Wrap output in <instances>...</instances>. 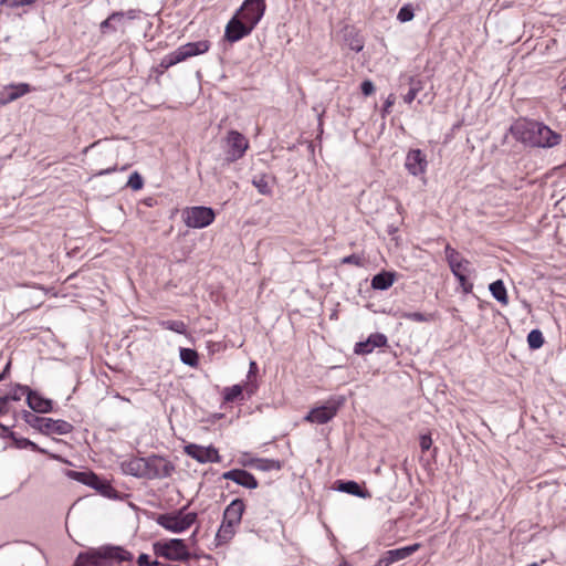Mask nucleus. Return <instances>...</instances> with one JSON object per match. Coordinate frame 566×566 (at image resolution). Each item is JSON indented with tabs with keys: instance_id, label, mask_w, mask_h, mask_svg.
I'll list each match as a JSON object with an SVG mask.
<instances>
[{
	"instance_id": "nucleus-1",
	"label": "nucleus",
	"mask_w": 566,
	"mask_h": 566,
	"mask_svg": "<svg viewBox=\"0 0 566 566\" xmlns=\"http://www.w3.org/2000/svg\"><path fill=\"white\" fill-rule=\"evenodd\" d=\"M510 132L516 140L531 147L552 148L562 140L560 134L552 130L544 123L533 119H517L511 125Z\"/></svg>"
},
{
	"instance_id": "nucleus-2",
	"label": "nucleus",
	"mask_w": 566,
	"mask_h": 566,
	"mask_svg": "<svg viewBox=\"0 0 566 566\" xmlns=\"http://www.w3.org/2000/svg\"><path fill=\"white\" fill-rule=\"evenodd\" d=\"M133 554L120 546L106 545L97 549L81 553L74 566H115L130 563Z\"/></svg>"
},
{
	"instance_id": "nucleus-3",
	"label": "nucleus",
	"mask_w": 566,
	"mask_h": 566,
	"mask_svg": "<svg viewBox=\"0 0 566 566\" xmlns=\"http://www.w3.org/2000/svg\"><path fill=\"white\" fill-rule=\"evenodd\" d=\"M210 49V42L208 40H201L197 42H188L180 45L174 52H170L164 56L158 66L151 67L147 82H150L155 77L156 83H159L158 78L164 74L170 66L176 65L189 57L197 56L208 52Z\"/></svg>"
},
{
	"instance_id": "nucleus-4",
	"label": "nucleus",
	"mask_w": 566,
	"mask_h": 566,
	"mask_svg": "<svg viewBox=\"0 0 566 566\" xmlns=\"http://www.w3.org/2000/svg\"><path fill=\"white\" fill-rule=\"evenodd\" d=\"M185 511L186 506L169 513H149L144 509V515L147 516V518L156 521L160 526L169 532L182 533L193 525L198 518V514L196 512L185 513Z\"/></svg>"
},
{
	"instance_id": "nucleus-5",
	"label": "nucleus",
	"mask_w": 566,
	"mask_h": 566,
	"mask_svg": "<svg viewBox=\"0 0 566 566\" xmlns=\"http://www.w3.org/2000/svg\"><path fill=\"white\" fill-rule=\"evenodd\" d=\"M154 554L169 562L187 563L192 558L185 539L169 538L160 539L153 544Z\"/></svg>"
},
{
	"instance_id": "nucleus-6",
	"label": "nucleus",
	"mask_w": 566,
	"mask_h": 566,
	"mask_svg": "<svg viewBox=\"0 0 566 566\" xmlns=\"http://www.w3.org/2000/svg\"><path fill=\"white\" fill-rule=\"evenodd\" d=\"M22 419L33 429L38 430L42 434H67L73 430V426L62 419H52L36 416L35 413L24 410L22 412Z\"/></svg>"
},
{
	"instance_id": "nucleus-7",
	"label": "nucleus",
	"mask_w": 566,
	"mask_h": 566,
	"mask_svg": "<svg viewBox=\"0 0 566 566\" xmlns=\"http://www.w3.org/2000/svg\"><path fill=\"white\" fill-rule=\"evenodd\" d=\"M67 475L71 479L94 489L107 499L117 497V491L112 486L109 481L98 476L92 471H69Z\"/></svg>"
},
{
	"instance_id": "nucleus-8",
	"label": "nucleus",
	"mask_w": 566,
	"mask_h": 566,
	"mask_svg": "<svg viewBox=\"0 0 566 566\" xmlns=\"http://www.w3.org/2000/svg\"><path fill=\"white\" fill-rule=\"evenodd\" d=\"M345 401L346 398L344 396L331 397L324 405L312 408L304 417V420L312 423L325 424L337 415Z\"/></svg>"
},
{
	"instance_id": "nucleus-9",
	"label": "nucleus",
	"mask_w": 566,
	"mask_h": 566,
	"mask_svg": "<svg viewBox=\"0 0 566 566\" xmlns=\"http://www.w3.org/2000/svg\"><path fill=\"white\" fill-rule=\"evenodd\" d=\"M182 219L187 227L202 229L210 226L216 219V212L210 207L193 206L182 211Z\"/></svg>"
},
{
	"instance_id": "nucleus-10",
	"label": "nucleus",
	"mask_w": 566,
	"mask_h": 566,
	"mask_svg": "<svg viewBox=\"0 0 566 566\" xmlns=\"http://www.w3.org/2000/svg\"><path fill=\"white\" fill-rule=\"evenodd\" d=\"M174 465L167 459L159 455L144 458V478L161 479L169 476Z\"/></svg>"
},
{
	"instance_id": "nucleus-11",
	"label": "nucleus",
	"mask_w": 566,
	"mask_h": 566,
	"mask_svg": "<svg viewBox=\"0 0 566 566\" xmlns=\"http://www.w3.org/2000/svg\"><path fill=\"white\" fill-rule=\"evenodd\" d=\"M255 27L254 23L248 22L242 17L234 13L226 25L224 39L230 43L238 42L249 35Z\"/></svg>"
},
{
	"instance_id": "nucleus-12",
	"label": "nucleus",
	"mask_w": 566,
	"mask_h": 566,
	"mask_svg": "<svg viewBox=\"0 0 566 566\" xmlns=\"http://www.w3.org/2000/svg\"><path fill=\"white\" fill-rule=\"evenodd\" d=\"M226 160L234 163L242 158L249 147L248 139L238 130H230L226 138Z\"/></svg>"
},
{
	"instance_id": "nucleus-13",
	"label": "nucleus",
	"mask_w": 566,
	"mask_h": 566,
	"mask_svg": "<svg viewBox=\"0 0 566 566\" xmlns=\"http://www.w3.org/2000/svg\"><path fill=\"white\" fill-rule=\"evenodd\" d=\"M21 394H25L27 403L30 409L38 413H48L53 409V401L51 399L42 397L38 391L32 390L27 385H17Z\"/></svg>"
},
{
	"instance_id": "nucleus-14",
	"label": "nucleus",
	"mask_w": 566,
	"mask_h": 566,
	"mask_svg": "<svg viewBox=\"0 0 566 566\" xmlns=\"http://www.w3.org/2000/svg\"><path fill=\"white\" fill-rule=\"evenodd\" d=\"M185 453L199 463H218L221 461L218 450L213 446L202 447L189 443L184 448Z\"/></svg>"
},
{
	"instance_id": "nucleus-15",
	"label": "nucleus",
	"mask_w": 566,
	"mask_h": 566,
	"mask_svg": "<svg viewBox=\"0 0 566 566\" xmlns=\"http://www.w3.org/2000/svg\"><path fill=\"white\" fill-rule=\"evenodd\" d=\"M265 9V0H244L235 13L242 17L245 21L252 22L256 25L264 15Z\"/></svg>"
},
{
	"instance_id": "nucleus-16",
	"label": "nucleus",
	"mask_w": 566,
	"mask_h": 566,
	"mask_svg": "<svg viewBox=\"0 0 566 566\" xmlns=\"http://www.w3.org/2000/svg\"><path fill=\"white\" fill-rule=\"evenodd\" d=\"M420 547V543H415L405 547L386 551L377 560L375 566H389L396 562L406 559L416 553Z\"/></svg>"
},
{
	"instance_id": "nucleus-17",
	"label": "nucleus",
	"mask_w": 566,
	"mask_h": 566,
	"mask_svg": "<svg viewBox=\"0 0 566 566\" xmlns=\"http://www.w3.org/2000/svg\"><path fill=\"white\" fill-rule=\"evenodd\" d=\"M222 479L233 481L238 485L250 490L256 489L259 486V482L255 476L243 469H232L226 471L222 473Z\"/></svg>"
},
{
	"instance_id": "nucleus-18",
	"label": "nucleus",
	"mask_w": 566,
	"mask_h": 566,
	"mask_svg": "<svg viewBox=\"0 0 566 566\" xmlns=\"http://www.w3.org/2000/svg\"><path fill=\"white\" fill-rule=\"evenodd\" d=\"M428 161L420 149H410L406 157L405 167L412 176H419L426 171Z\"/></svg>"
},
{
	"instance_id": "nucleus-19",
	"label": "nucleus",
	"mask_w": 566,
	"mask_h": 566,
	"mask_svg": "<svg viewBox=\"0 0 566 566\" xmlns=\"http://www.w3.org/2000/svg\"><path fill=\"white\" fill-rule=\"evenodd\" d=\"M388 339L385 334L374 333L368 336L366 340L355 344L354 353L357 355H367L374 352L375 348L387 346Z\"/></svg>"
},
{
	"instance_id": "nucleus-20",
	"label": "nucleus",
	"mask_w": 566,
	"mask_h": 566,
	"mask_svg": "<svg viewBox=\"0 0 566 566\" xmlns=\"http://www.w3.org/2000/svg\"><path fill=\"white\" fill-rule=\"evenodd\" d=\"M335 490L360 499H370L371 493L361 484L354 480H337L335 482Z\"/></svg>"
},
{
	"instance_id": "nucleus-21",
	"label": "nucleus",
	"mask_w": 566,
	"mask_h": 566,
	"mask_svg": "<svg viewBox=\"0 0 566 566\" xmlns=\"http://www.w3.org/2000/svg\"><path fill=\"white\" fill-rule=\"evenodd\" d=\"M32 91L33 88L28 83L10 84L4 87V92L0 98V105L11 103Z\"/></svg>"
},
{
	"instance_id": "nucleus-22",
	"label": "nucleus",
	"mask_w": 566,
	"mask_h": 566,
	"mask_svg": "<svg viewBox=\"0 0 566 566\" xmlns=\"http://www.w3.org/2000/svg\"><path fill=\"white\" fill-rule=\"evenodd\" d=\"M245 511V503L242 499H234L226 507L222 516V521L239 525L242 520V515Z\"/></svg>"
},
{
	"instance_id": "nucleus-23",
	"label": "nucleus",
	"mask_w": 566,
	"mask_h": 566,
	"mask_svg": "<svg viewBox=\"0 0 566 566\" xmlns=\"http://www.w3.org/2000/svg\"><path fill=\"white\" fill-rule=\"evenodd\" d=\"M235 527L237 525L222 521L214 537L216 546L229 544L235 535Z\"/></svg>"
},
{
	"instance_id": "nucleus-24",
	"label": "nucleus",
	"mask_w": 566,
	"mask_h": 566,
	"mask_svg": "<svg viewBox=\"0 0 566 566\" xmlns=\"http://www.w3.org/2000/svg\"><path fill=\"white\" fill-rule=\"evenodd\" d=\"M396 280V273L390 271H381L371 279V287L374 290L386 291Z\"/></svg>"
},
{
	"instance_id": "nucleus-25",
	"label": "nucleus",
	"mask_w": 566,
	"mask_h": 566,
	"mask_svg": "<svg viewBox=\"0 0 566 566\" xmlns=\"http://www.w3.org/2000/svg\"><path fill=\"white\" fill-rule=\"evenodd\" d=\"M346 45L354 52H360L364 49V39L354 28L346 29L344 33Z\"/></svg>"
},
{
	"instance_id": "nucleus-26",
	"label": "nucleus",
	"mask_w": 566,
	"mask_h": 566,
	"mask_svg": "<svg viewBox=\"0 0 566 566\" xmlns=\"http://www.w3.org/2000/svg\"><path fill=\"white\" fill-rule=\"evenodd\" d=\"M489 290L492 294V296L502 305H507L509 303V296L506 287L502 280H496L492 282L489 286Z\"/></svg>"
},
{
	"instance_id": "nucleus-27",
	"label": "nucleus",
	"mask_w": 566,
	"mask_h": 566,
	"mask_svg": "<svg viewBox=\"0 0 566 566\" xmlns=\"http://www.w3.org/2000/svg\"><path fill=\"white\" fill-rule=\"evenodd\" d=\"M407 81L409 84V91L403 95V102L411 104L417 97L418 93L423 88V82L422 80L415 76H408Z\"/></svg>"
},
{
	"instance_id": "nucleus-28",
	"label": "nucleus",
	"mask_w": 566,
	"mask_h": 566,
	"mask_svg": "<svg viewBox=\"0 0 566 566\" xmlns=\"http://www.w3.org/2000/svg\"><path fill=\"white\" fill-rule=\"evenodd\" d=\"M9 438L13 441V444L17 449H31L32 451L46 453V451L35 444L33 441L28 438H19L14 432H9Z\"/></svg>"
},
{
	"instance_id": "nucleus-29",
	"label": "nucleus",
	"mask_w": 566,
	"mask_h": 566,
	"mask_svg": "<svg viewBox=\"0 0 566 566\" xmlns=\"http://www.w3.org/2000/svg\"><path fill=\"white\" fill-rule=\"evenodd\" d=\"M120 465L125 474H130L136 478L142 476V459L132 458L123 461Z\"/></svg>"
},
{
	"instance_id": "nucleus-30",
	"label": "nucleus",
	"mask_w": 566,
	"mask_h": 566,
	"mask_svg": "<svg viewBox=\"0 0 566 566\" xmlns=\"http://www.w3.org/2000/svg\"><path fill=\"white\" fill-rule=\"evenodd\" d=\"M399 318L418 322V323H429L433 322L436 316L432 313H421V312H400Z\"/></svg>"
},
{
	"instance_id": "nucleus-31",
	"label": "nucleus",
	"mask_w": 566,
	"mask_h": 566,
	"mask_svg": "<svg viewBox=\"0 0 566 566\" xmlns=\"http://www.w3.org/2000/svg\"><path fill=\"white\" fill-rule=\"evenodd\" d=\"M243 386L242 385H233L231 387H226L223 390V401L226 403L233 402L237 400H244Z\"/></svg>"
},
{
	"instance_id": "nucleus-32",
	"label": "nucleus",
	"mask_w": 566,
	"mask_h": 566,
	"mask_svg": "<svg viewBox=\"0 0 566 566\" xmlns=\"http://www.w3.org/2000/svg\"><path fill=\"white\" fill-rule=\"evenodd\" d=\"M254 469L259 471H279L282 469V463L279 460L274 459L255 458Z\"/></svg>"
},
{
	"instance_id": "nucleus-33",
	"label": "nucleus",
	"mask_w": 566,
	"mask_h": 566,
	"mask_svg": "<svg viewBox=\"0 0 566 566\" xmlns=\"http://www.w3.org/2000/svg\"><path fill=\"white\" fill-rule=\"evenodd\" d=\"M544 336L541 329H532L527 335V345L532 350L539 349L544 345Z\"/></svg>"
},
{
	"instance_id": "nucleus-34",
	"label": "nucleus",
	"mask_w": 566,
	"mask_h": 566,
	"mask_svg": "<svg viewBox=\"0 0 566 566\" xmlns=\"http://www.w3.org/2000/svg\"><path fill=\"white\" fill-rule=\"evenodd\" d=\"M180 360L190 367H197L199 364V355L195 349L180 348Z\"/></svg>"
},
{
	"instance_id": "nucleus-35",
	"label": "nucleus",
	"mask_w": 566,
	"mask_h": 566,
	"mask_svg": "<svg viewBox=\"0 0 566 566\" xmlns=\"http://www.w3.org/2000/svg\"><path fill=\"white\" fill-rule=\"evenodd\" d=\"M112 14L120 15V18H118L114 21V25H113V31H117V30L124 28L125 22L127 20L136 19L138 17V11L137 10H129L127 12L118 11V12H113Z\"/></svg>"
},
{
	"instance_id": "nucleus-36",
	"label": "nucleus",
	"mask_w": 566,
	"mask_h": 566,
	"mask_svg": "<svg viewBox=\"0 0 566 566\" xmlns=\"http://www.w3.org/2000/svg\"><path fill=\"white\" fill-rule=\"evenodd\" d=\"M252 184L261 195H270L271 193V188L268 184L266 176L262 175L259 177H254L252 180Z\"/></svg>"
},
{
	"instance_id": "nucleus-37",
	"label": "nucleus",
	"mask_w": 566,
	"mask_h": 566,
	"mask_svg": "<svg viewBox=\"0 0 566 566\" xmlns=\"http://www.w3.org/2000/svg\"><path fill=\"white\" fill-rule=\"evenodd\" d=\"M470 261L461 258L459 263L452 264L450 268L454 276L464 275L469 271Z\"/></svg>"
},
{
	"instance_id": "nucleus-38",
	"label": "nucleus",
	"mask_w": 566,
	"mask_h": 566,
	"mask_svg": "<svg viewBox=\"0 0 566 566\" xmlns=\"http://www.w3.org/2000/svg\"><path fill=\"white\" fill-rule=\"evenodd\" d=\"M163 325L167 329H170L178 334H186V332H187V325L182 321H166V322H163Z\"/></svg>"
},
{
	"instance_id": "nucleus-39",
	"label": "nucleus",
	"mask_w": 566,
	"mask_h": 566,
	"mask_svg": "<svg viewBox=\"0 0 566 566\" xmlns=\"http://www.w3.org/2000/svg\"><path fill=\"white\" fill-rule=\"evenodd\" d=\"M36 0H0V4L10 9H18L35 3Z\"/></svg>"
},
{
	"instance_id": "nucleus-40",
	"label": "nucleus",
	"mask_w": 566,
	"mask_h": 566,
	"mask_svg": "<svg viewBox=\"0 0 566 566\" xmlns=\"http://www.w3.org/2000/svg\"><path fill=\"white\" fill-rule=\"evenodd\" d=\"M413 15H415V12H413L412 6L405 4L403 7L400 8V10L397 14V19L400 22H408L413 19Z\"/></svg>"
},
{
	"instance_id": "nucleus-41",
	"label": "nucleus",
	"mask_w": 566,
	"mask_h": 566,
	"mask_svg": "<svg viewBox=\"0 0 566 566\" xmlns=\"http://www.w3.org/2000/svg\"><path fill=\"white\" fill-rule=\"evenodd\" d=\"M444 253H446L447 262L450 268L452 266V264L459 263V261L461 259L460 253L455 249H453L450 244L446 245Z\"/></svg>"
},
{
	"instance_id": "nucleus-42",
	"label": "nucleus",
	"mask_w": 566,
	"mask_h": 566,
	"mask_svg": "<svg viewBox=\"0 0 566 566\" xmlns=\"http://www.w3.org/2000/svg\"><path fill=\"white\" fill-rule=\"evenodd\" d=\"M243 386V394L245 399H250L253 395H255L258 390V382L253 379H247Z\"/></svg>"
},
{
	"instance_id": "nucleus-43",
	"label": "nucleus",
	"mask_w": 566,
	"mask_h": 566,
	"mask_svg": "<svg viewBox=\"0 0 566 566\" xmlns=\"http://www.w3.org/2000/svg\"><path fill=\"white\" fill-rule=\"evenodd\" d=\"M118 18H120V15L111 14L107 19H105L99 25L102 33L114 32L113 31L114 21Z\"/></svg>"
},
{
	"instance_id": "nucleus-44",
	"label": "nucleus",
	"mask_w": 566,
	"mask_h": 566,
	"mask_svg": "<svg viewBox=\"0 0 566 566\" xmlns=\"http://www.w3.org/2000/svg\"><path fill=\"white\" fill-rule=\"evenodd\" d=\"M340 263L342 264H353V265H356V266H361L363 265V258L356 253H353L350 255H347V256H344L342 260H340Z\"/></svg>"
},
{
	"instance_id": "nucleus-45",
	"label": "nucleus",
	"mask_w": 566,
	"mask_h": 566,
	"mask_svg": "<svg viewBox=\"0 0 566 566\" xmlns=\"http://www.w3.org/2000/svg\"><path fill=\"white\" fill-rule=\"evenodd\" d=\"M127 186L132 187L134 190L142 189V175L138 171H135L130 175Z\"/></svg>"
},
{
	"instance_id": "nucleus-46",
	"label": "nucleus",
	"mask_w": 566,
	"mask_h": 566,
	"mask_svg": "<svg viewBox=\"0 0 566 566\" xmlns=\"http://www.w3.org/2000/svg\"><path fill=\"white\" fill-rule=\"evenodd\" d=\"M457 280L459 281L460 283V286L462 287V291L465 293V294H469V293H472L473 291V283H471L467 275H458L455 276Z\"/></svg>"
},
{
	"instance_id": "nucleus-47",
	"label": "nucleus",
	"mask_w": 566,
	"mask_h": 566,
	"mask_svg": "<svg viewBox=\"0 0 566 566\" xmlns=\"http://www.w3.org/2000/svg\"><path fill=\"white\" fill-rule=\"evenodd\" d=\"M396 97L394 94H390L384 103L381 108V117L385 118L389 113L391 106L395 104Z\"/></svg>"
},
{
	"instance_id": "nucleus-48",
	"label": "nucleus",
	"mask_w": 566,
	"mask_h": 566,
	"mask_svg": "<svg viewBox=\"0 0 566 566\" xmlns=\"http://www.w3.org/2000/svg\"><path fill=\"white\" fill-rule=\"evenodd\" d=\"M360 91H361L363 95L369 96L375 92V85L370 80H365L360 84Z\"/></svg>"
},
{
	"instance_id": "nucleus-49",
	"label": "nucleus",
	"mask_w": 566,
	"mask_h": 566,
	"mask_svg": "<svg viewBox=\"0 0 566 566\" xmlns=\"http://www.w3.org/2000/svg\"><path fill=\"white\" fill-rule=\"evenodd\" d=\"M432 446V439L430 434H421L420 436V448L421 450L428 451Z\"/></svg>"
},
{
	"instance_id": "nucleus-50",
	"label": "nucleus",
	"mask_w": 566,
	"mask_h": 566,
	"mask_svg": "<svg viewBox=\"0 0 566 566\" xmlns=\"http://www.w3.org/2000/svg\"><path fill=\"white\" fill-rule=\"evenodd\" d=\"M17 385H18V384H15V385L13 386V389H12L8 395H6V396H4V397L7 398V400H8V402H9L10 400H12V401H18V400H20V399H21V397L24 395V394H21L20 389H18V388H17Z\"/></svg>"
},
{
	"instance_id": "nucleus-51",
	"label": "nucleus",
	"mask_w": 566,
	"mask_h": 566,
	"mask_svg": "<svg viewBox=\"0 0 566 566\" xmlns=\"http://www.w3.org/2000/svg\"><path fill=\"white\" fill-rule=\"evenodd\" d=\"M258 373H259V368H258L256 363L253 360L250 361L247 379L256 380Z\"/></svg>"
},
{
	"instance_id": "nucleus-52",
	"label": "nucleus",
	"mask_w": 566,
	"mask_h": 566,
	"mask_svg": "<svg viewBox=\"0 0 566 566\" xmlns=\"http://www.w3.org/2000/svg\"><path fill=\"white\" fill-rule=\"evenodd\" d=\"M144 566H165L158 560H153L149 555L144 554Z\"/></svg>"
},
{
	"instance_id": "nucleus-53",
	"label": "nucleus",
	"mask_w": 566,
	"mask_h": 566,
	"mask_svg": "<svg viewBox=\"0 0 566 566\" xmlns=\"http://www.w3.org/2000/svg\"><path fill=\"white\" fill-rule=\"evenodd\" d=\"M8 400L4 396L0 397V416L8 413Z\"/></svg>"
},
{
	"instance_id": "nucleus-54",
	"label": "nucleus",
	"mask_w": 566,
	"mask_h": 566,
	"mask_svg": "<svg viewBox=\"0 0 566 566\" xmlns=\"http://www.w3.org/2000/svg\"><path fill=\"white\" fill-rule=\"evenodd\" d=\"M11 361H8L3 368V370L0 373V381L4 380L10 371Z\"/></svg>"
},
{
	"instance_id": "nucleus-55",
	"label": "nucleus",
	"mask_w": 566,
	"mask_h": 566,
	"mask_svg": "<svg viewBox=\"0 0 566 566\" xmlns=\"http://www.w3.org/2000/svg\"><path fill=\"white\" fill-rule=\"evenodd\" d=\"M0 429H1V432H0V438H9V432H12L7 426L0 423Z\"/></svg>"
},
{
	"instance_id": "nucleus-56",
	"label": "nucleus",
	"mask_w": 566,
	"mask_h": 566,
	"mask_svg": "<svg viewBox=\"0 0 566 566\" xmlns=\"http://www.w3.org/2000/svg\"><path fill=\"white\" fill-rule=\"evenodd\" d=\"M254 459L255 458H251L249 460L242 461L241 463H242L243 467H250V468L254 469Z\"/></svg>"
},
{
	"instance_id": "nucleus-57",
	"label": "nucleus",
	"mask_w": 566,
	"mask_h": 566,
	"mask_svg": "<svg viewBox=\"0 0 566 566\" xmlns=\"http://www.w3.org/2000/svg\"><path fill=\"white\" fill-rule=\"evenodd\" d=\"M144 205L148 206V207H153L154 205H156V200L153 198H144Z\"/></svg>"
},
{
	"instance_id": "nucleus-58",
	"label": "nucleus",
	"mask_w": 566,
	"mask_h": 566,
	"mask_svg": "<svg viewBox=\"0 0 566 566\" xmlns=\"http://www.w3.org/2000/svg\"><path fill=\"white\" fill-rule=\"evenodd\" d=\"M560 84H562V90L566 93V71L563 73Z\"/></svg>"
},
{
	"instance_id": "nucleus-59",
	"label": "nucleus",
	"mask_w": 566,
	"mask_h": 566,
	"mask_svg": "<svg viewBox=\"0 0 566 566\" xmlns=\"http://www.w3.org/2000/svg\"><path fill=\"white\" fill-rule=\"evenodd\" d=\"M396 231H397V228H395V227H392V226H390V227L388 228V233H389V234H392V233H395Z\"/></svg>"
},
{
	"instance_id": "nucleus-60",
	"label": "nucleus",
	"mask_w": 566,
	"mask_h": 566,
	"mask_svg": "<svg viewBox=\"0 0 566 566\" xmlns=\"http://www.w3.org/2000/svg\"><path fill=\"white\" fill-rule=\"evenodd\" d=\"M142 562H143V558H142V554L136 558V563L138 566H142Z\"/></svg>"
},
{
	"instance_id": "nucleus-61",
	"label": "nucleus",
	"mask_w": 566,
	"mask_h": 566,
	"mask_svg": "<svg viewBox=\"0 0 566 566\" xmlns=\"http://www.w3.org/2000/svg\"><path fill=\"white\" fill-rule=\"evenodd\" d=\"M198 534V528H196L192 533V537H196V535Z\"/></svg>"
},
{
	"instance_id": "nucleus-62",
	"label": "nucleus",
	"mask_w": 566,
	"mask_h": 566,
	"mask_svg": "<svg viewBox=\"0 0 566 566\" xmlns=\"http://www.w3.org/2000/svg\"><path fill=\"white\" fill-rule=\"evenodd\" d=\"M528 566H539V564H538V563H532V564H531V565H528Z\"/></svg>"
}]
</instances>
